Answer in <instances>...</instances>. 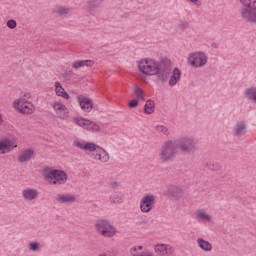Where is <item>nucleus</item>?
<instances>
[{
    "mask_svg": "<svg viewBox=\"0 0 256 256\" xmlns=\"http://www.w3.org/2000/svg\"><path fill=\"white\" fill-rule=\"evenodd\" d=\"M191 1V3H195V5H198V3H199V0H190Z\"/></svg>",
    "mask_w": 256,
    "mask_h": 256,
    "instance_id": "72a5a7b5",
    "label": "nucleus"
},
{
    "mask_svg": "<svg viewBox=\"0 0 256 256\" xmlns=\"http://www.w3.org/2000/svg\"><path fill=\"white\" fill-rule=\"evenodd\" d=\"M144 111L147 115H151L155 111V102L153 100H147L144 106Z\"/></svg>",
    "mask_w": 256,
    "mask_h": 256,
    "instance_id": "412c9836",
    "label": "nucleus"
},
{
    "mask_svg": "<svg viewBox=\"0 0 256 256\" xmlns=\"http://www.w3.org/2000/svg\"><path fill=\"white\" fill-rule=\"evenodd\" d=\"M96 151H97V153H96L94 159H97L98 161H101L102 163H107V161H109V153H107V151H105L101 147H99V149Z\"/></svg>",
    "mask_w": 256,
    "mask_h": 256,
    "instance_id": "2eb2a0df",
    "label": "nucleus"
},
{
    "mask_svg": "<svg viewBox=\"0 0 256 256\" xmlns=\"http://www.w3.org/2000/svg\"><path fill=\"white\" fill-rule=\"evenodd\" d=\"M96 227L99 233L103 235V237H113V235H115V228L109 225V223H107V221L105 220L98 221V223L96 224Z\"/></svg>",
    "mask_w": 256,
    "mask_h": 256,
    "instance_id": "423d86ee",
    "label": "nucleus"
},
{
    "mask_svg": "<svg viewBox=\"0 0 256 256\" xmlns=\"http://www.w3.org/2000/svg\"><path fill=\"white\" fill-rule=\"evenodd\" d=\"M23 197H24V199H27L28 201H33V199L37 198V190L26 189L23 191Z\"/></svg>",
    "mask_w": 256,
    "mask_h": 256,
    "instance_id": "aec40b11",
    "label": "nucleus"
},
{
    "mask_svg": "<svg viewBox=\"0 0 256 256\" xmlns=\"http://www.w3.org/2000/svg\"><path fill=\"white\" fill-rule=\"evenodd\" d=\"M78 103L83 109V111H86L89 113L93 109V102L88 97H85L83 95L78 96Z\"/></svg>",
    "mask_w": 256,
    "mask_h": 256,
    "instance_id": "ddd939ff",
    "label": "nucleus"
},
{
    "mask_svg": "<svg viewBox=\"0 0 256 256\" xmlns=\"http://www.w3.org/2000/svg\"><path fill=\"white\" fill-rule=\"evenodd\" d=\"M57 199L60 203H73L75 201V197L72 195H59Z\"/></svg>",
    "mask_w": 256,
    "mask_h": 256,
    "instance_id": "4be33fe9",
    "label": "nucleus"
},
{
    "mask_svg": "<svg viewBox=\"0 0 256 256\" xmlns=\"http://www.w3.org/2000/svg\"><path fill=\"white\" fill-rule=\"evenodd\" d=\"M93 65H95L93 60H78L72 66L74 69H80V67H93Z\"/></svg>",
    "mask_w": 256,
    "mask_h": 256,
    "instance_id": "f3484780",
    "label": "nucleus"
},
{
    "mask_svg": "<svg viewBox=\"0 0 256 256\" xmlns=\"http://www.w3.org/2000/svg\"><path fill=\"white\" fill-rule=\"evenodd\" d=\"M175 153V143L173 142H167L162 150L161 153V159L163 161H168V159H171Z\"/></svg>",
    "mask_w": 256,
    "mask_h": 256,
    "instance_id": "1a4fd4ad",
    "label": "nucleus"
},
{
    "mask_svg": "<svg viewBox=\"0 0 256 256\" xmlns=\"http://www.w3.org/2000/svg\"><path fill=\"white\" fill-rule=\"evenodd\" d=\"M55 93L58 97H62V99H69V94L65 91V88L61 86V83L55 82Z\"/></svg>",
    "mask_w": 256,
    "mask_h": 256,
    "instance_id": "dca6fc26",
    "label": "nucleus"
},
{
    "mask_svg": "<svg viewBox=\"0 0 256 256\" xmlns=\"http://www.w3.org/2000/svg\"><path fill=\"white\" fill-rule=\"evenodd\" d=\"M74 144L76 147H78V149H82L83 151H90V153H93V151H98L99 149V146L91 142L75 141Z\"/></svg>",
    "mask_w": 256,
    "mask_h": 256,
    "instance_id": "f8f14e48",
    "label": "nucleus"
},
{
    "mask_svg": "<svg viewBox=\"0 0 256 256\" xmlns=\"http://www.w3.org/2000/svg\"><path fill=\"white\" fill-rule=\"evenodd\" d=\"M14 109L23 115H31V113L35 112V106L33 103L27 101L25 98H20L14 101L13 103Z\"/></svg>",
    "mask_w": 256,
    "mask_h": 256,
    "instance_id": "20e7f679",
    "label": "nucleus"
},
{
    "mask_svg": "<svg viewBox=\"0 0 256 256\" xmlns=\"http://www.w3.org/2000/svg\"><path fill=\"white\" fill-rule=\"evenodd\" d=\"M34 151L31 149L24 150L21 155L18 157L19 163H25V161H29L34 155Z\"/></svg>",
    "mask_w": 256,
    "mask_h": 256,
    "instance_id": "a211bd4d",
    "label": "nucleus"
},
{
    "mask_svg": "<svg viewBox=\"0 0 256 256\" xmlns=\"http://www.w3.org/2000/svg\"><path fill=\"white\" fill-rule=\"evenodd\" d=\"M242 5L246 7L242 10V17L246 21L256 23V0H240Z\"/></svg>",
    "mask_w": 256,
    "mask_h": 256,
    "instance_id": "f03ea898",
    "label": "nucleus"
},
{
    "mask_svg": "<svg viewBox=\"0 0 256 256\" xmlns=\"http://www.w3.org/2000/svg\"><path fill=\"white\" fill-rule=\"evenodd\" d=\"M246 97L252 101H256V88H248L245 91Z\"/></svg>",
    "mask_w": 256,
    "mask_h": 256,
    "instance_id": "b1692460",
    "label": "nucleus"
},
{
    "mask_svg": "<svg viewBox=\"0 0 256 256\" xmlns=\"http://www.w3.org/2000/svg\"><path fill=\"white\" fill-rule=\"evenodd\" d=\"M138 68L141 73L144 75H158L159 73V64L155 60H141L138 63Z\"/></svg>",
    "mask_w": 256,
    "mask_h": 256,
    "instance_id": "7ed1b4c3",
    "label": "nucleus"
},
{
    "mask_svg": "<svg viewBox=\"0 0 256 256\" xmlns=\"http://www.w3.org/2000/svg\"><path fill=\"white\" fill-rule=\"evenodd\" d=\"M155 198L152 195L145 196L140 204V209L143 213H149L153 209Z\"/></svg>",
    "mask_w": 256,
    "mask_h": 256,
    "instance_id": "9d476101",
    "label": "nucleus"
},
{
    "mask_svg": "<svg viewBox=\"0 0 256 256\" xmlns=\"http://www.w3.org/2000/svg\"><path fill=\"white\" fill-rule=\"evenodd\" d=\"M156 130L160 131L161 133L167 134V129L165 128V126H157Z\"/></svg>",
    "mask_w": 256,
    "mask_h": 256,
    "instance_id": "2f4dec72",
    "label": "nucleus"
},
{
    "mask_svg": "<svg viewBox=\"0 0 256 256\" xmlns=\"http://www.w3.org/2000/svg\"><path fill=\"white\" fill-rule=\"evenodd\" d=\"M197 215H198L199 219L209 221V215L205 214L203 211H198Z\"/></svg>",
    "mask_w": 256,
    "mask_h": 256,
    "instance_id": "bb28decb",
    "label": "nucleus"
},
{
    "mask_svg": "<svg viewBox=\"0 0 256 256\" xmlns=\"http://www.w3.org/2000/svg\"><path fill=\"white\" fill-rule=\"evenodd\" d=\"M138 249H140V250L143 249V246H139Z\"/></svg>",
    "mask_w": 256,
    "mask_h": 256,
    "instance_id": "f704fd0d",
    "label": "nucleus"
},
{
    "mask_svg": "<svg viewBox=\"0 0 256 256\" xmlns=\"http://www.w3.org/2000/svg\"><path fill=\"white\" fill-rule=\"evenodd\" d=\"M135 94L138 101H145V97L143 96V90L141 88H137L135 90Z\"/></svg>",
    "mask_w": 256,
    "mask_h": 256,
    "instance_id": "a878e982",
    "label": "nucleus"
},
{
    "mask_svg": "<svg viewBox=\"0 0 256 256\" xmlns=\"http://www.w3.org/2000/svg\"><path fill=\"white\" fill-rule=\"evenodd\" d=\"M76 125H79V127H82L83 129H86L87 131H99V125L95 124L94 122H91L85 118H76L74 119Z\"/></svg>",
    "mask_w": 256,
    "mask_h": 256,
    "instance_id": "6e6552de",
    "label": "nucleus"
},
{
    "mask_svg": "<svg viewBox=\"0 0 256 256\" xmlns=\"http://www.w3.org/2000/svg\"><path fill=\"white\" fill-rule=\"evenodd\" d=\"M138 102L137 100H132L128 103V107H130V109H133L134 107H137Z\"/></svg>",
    "mask_w": 256,
    "mask_h": 256,
    "instance_id": "c756f323",
    "label": "nucleus"
},
{
    "mask_svg": "<svg viewBox=\"0 0 256 256\" xmlns=\"http://www.w3.org/2000/svg\"><path fill=\"white\" fill-rule=\"evenodd\" d=\"M245 129V124H238L236 128V135L241 134L242 131Z\"/></svg>",
    "mask_w": 256,
    "mask_h": 256,
    "instance_id": "c85d7f7f",
    "label": "nucleus"
},
{
    "mask_svg": "<svg viewBox=\"0 0 256 256\" xmlns=\"http://www.w3.org/2000/svg\"><path fill=\"white\" fill-rule=\"evenodd\" d=\"M45 180L51 185H63L67 181V174L61 170L47 168L44 170Z\"/></svg>",
    "mask_w": 256,
    "mask_h": 256,
    "instance_id": "f257e3e1",
    "label": "nucleus"
},
{
    "mask_svg": "<svg viewBox=\"0 0 256 256\" xmlns=\"http://www.w3.org/2000/svg\"><path fill=\"white\" fill-rule=\"evenodd\" d=\"M182 151H191L193 149V141L191 139L184 140V145L181 147Z\"/></svg>",
    "mask_w": 256,
    "mask_h": 256,
    "instance_id": "393cba45",
    "label": "nucleus"
},
{
    "mask_svg": "<svg viewBox=\"0 0 256 256\" xmlns=\"http://www.w3.org/2000/svg\"><path fill=\"white\" fill-rule=\"evenodd\" d=\"M17 147V142L15 139L12 140H3L0 141V155H3L5 153H9L12 149H15Z\"/></svg>",
    "mask_w": 256,
    "mask_h": 256,
    "instance_id": "9b49d317",
    "label": "nucleus"
},
{
    "mask_svg": "<svg viewBox=\"0 0 256 256\" xmlns=\"http://www.w3.org/2000/svg\"><path fill=\"white\" fill-rule=\"evenodd\" d=\"M188 63L192 67H203L207 63V56L201 52L193 53L188 57Z\"/></svg>",
    "mask_w": 256,
    "mask_h": 256,
    "instance_id": "39448f33",
    "label": "nucleus"
},
{
    "mask_svg": "<svg viewBox=\"0 0 256 256\" xmlns=\"http://www.w3.org/2000/svg\"><path fill=\"white\" fill-rule=\"evenodd\" d=\"M132 251H137V248H132Z\"/></svg>",
    "mask_w": 256,
    "mask_h": 256,
    "instance_id": "c9c22d12",
    "label": "nucleus"
},
{
    "mask_svg": "<svg viewBox=\"0 0 256 256\" xmlns=\"http://www.w3.org/2000/svg\"><path fill=\"white\" fill-rule=\"evenodd\" d=\"M181 79V70L178 68H175L172 72V76L169 80L170 87H173L174 85H177V82Z\"/></svg>",
    "mask_w": 256,
    "mask_h": 256,
    "instance_id": "6ab92c4d",
    "label": "nucleus"
},
{
    "mask_svg": "<svg viewBox=\"0 0 256 256\" xmlns=\"http://www.w3.org/2000/svg\"><path fill=\"white\" fill-rule=\"evenodd\" d=\"M198 245H199L200 249H202L203 251H211V249H212L211 243H209L203 239H198Z\"/></svg>",
    "mask_w": 256,
    "mask_h": 256,
    "instance_id": "5701e85b",
    "label": "nucleus"
},
{
    "mask_svg": "<svg viewBox=\"0 0 256 256\" xmlns=\"http://www.w3.org/2000/svg\"><path fill=\"white\" fill-rule=\"evenodd\" d=\"M38 248H39V244H37V243H30V249L32 251H37Z\"/></svg>",
    "mask_w": 256,
    "mask_h": 256,
    "instance_id": "473e14b6",
    "label": "nucleus"
},
{
    "mask_svg": "<svg viewBox=\"0 0 256 256\" xmlns=\"http://www.w3.org/2000/svg\"><path fill=\"white\" fill-rule=\"evenodd\" d=\"M52 108L54 109L59 119H67V117H69V109H67V106H65V104L59 101H55L52 103Z\"/></svg>",
    "mask_w": 256,
    "mask_h": 256,
    "instance_id": "0eeeda50",
    "label": "nucleus"
},
{
    "mask_svg": "<svg viewBox=\"0 0 256 256\" xmlns=\"http://www.w3.org/2000/svg\"><path fill=\"white\" fill-rule=\"evenodd\" d=\"M155 253L162 256L171 255L173 253V247L165 244H157L155 246Z\"/></svg>",
    "mask_w": 256,
    "mask_h": 256,
    "instance_id": "4468645a",
    "label": "nucleus"
},
{
    "mask_svg": "<svg viewBox=\"0 0 256 256\" xmlns=\"http://www.w3.org/2000/svg\"><path fill=\"white\" fill-rule=\"evenodd\" d=\"M7 27H9V29H15V27H17V22L15 20H9L7 22Z\"/></svg>",
    "mask_w": 256,
    "mask_h": 256,
    "instance_id": "cd10ccee",
    "label": "nucleus"
},
{
    "mask_svg": "<svg viewBox=\"0 0 256 256\" xmlns=\"http://www.w3.org/2000/svg\"><path fill=\"white\" fill-rule=\"evenodd\" d=\"M69 12V9H66V8H63V7H60L59 9H58V13L60 14V15H65L66 13H68Z\"/></svg>",
    "mask_w": 256,
    "mask_h": 256,
    "instance_id": "7c9ffc66",
    "label": "nucleus"
}]
</instances>
